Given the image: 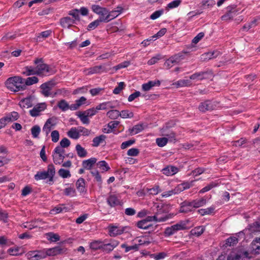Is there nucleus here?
<instances>
[{
    "instance_id": "f257e3e1",
    "label": "nucleus",
    "mask_w": 260,
    "mask_h": 260,
    "mask_svg": "<svg viewBox=\"0 0 260 260\" xmlns=\"http://www.w3.org/2000/svg\"><path fill=\"white\" fill-rule=\"evenodd\" d=\"M23 82V78L19 76H15L8 78L5 84L8 89L16 92L25 90V86Z\"/></svg>"
},
{
    "instance_id": "f03ea898",
    "label": "nucleus",
    "mask_w": 260,
    "mask_h": 260,
    "mask_svg": "<svg viewBox=\"0 0 260 260\" xmlns=\"http://www.w3.org/2000/svg\"><path fill=\"white\" fill-rule=\"evenodd\" d=\"M55 174V169L54 165L50 164L47 167V171H38L35 175L34 178L37 181L48 179L49 183L52 184Z\"/></svg>"
},
{
    "instance_id": "7ed1b4c3",
    "label": "nucleus",
    "mask_w": 260,
    "mask_h": 260,
    "mask_svg": "<svg viewBox=\"0 0 260 260\" xmlns=\"http://www.w3.org/2000/svg\"><path fill=\"white\" fill-rule=\"evenodd\" d=\"M36 65L35 68L37 75L41 76H47L50 72V68L48 65L43 62L42 58H37L34 61Z\"/></svg>"
},
{
    "instance_id": "20e7f679",
    "label": "nucleus",
    "mask_w": 260,
    "mask_h": 260,
    "mask_svg": "<svg viewBox=\"0 0 260 260\" xmlns=\"http://www.w3.org/2000/svg\"><path fill=\"white\" fill-rule=\"evenodd\" d=\"M152 208L155 216H157V217L158 218L164 219V221L171 218L170 215L167 214V211L165 205L155 203Z\"/></svg>"
},
{
    "instance_id": "39448f33",
    "label": "nucleus",
    "mask_w": 260,
    "mask_h": 260,
    "mask_svg": "<svg viewBox=\"0 0 260 260\" xmlns=\"http://www.w3.org/2000/svg\"><path fill=\"white\" fill-rule=\"evenodd\" d=\"M54 86V83L53 81H49L42 84L40 86L42 94L46 97H55L57 94L60 93V90H57L54 92H52L51 90Z\"/></svg>"
},
{
    "instance_id": "423d86ee",
    "label": "nucleus",
    "mask_w": 260,
    "mask_h": 260,
    "mask_svg": "<svg viewBox=\"0 0 260 260\" xmlns=\"http://www.w3.org/2000/svg\"><path fill=\"white\" fill-rule=\"evenodd\" d=\"M65 150L61 147H56L52 152L53 162L55 165H61L65 158Z\"/></svg>"
},
{
    "instance_id": "0eeeda50",
    "label": "nucleus",
    "mask_w": 260,
    "mask_h": 260,
    "mask_svg": "<svg viewBox=\"0 0 260 260\" xmlns=\"http://www.w3.org/2000/svg\"><path fill=\"white\" fill-rule=\"evenodd\" d=\"M248 254L247 251L235 249L229 254L227 260H246L249 258Z\"/></svg>"
},
{
    "instance_id": "6e6552de",
    "label": "nucleus",
    "mask_w": 260,
    "mask_h": 260,
    "mask_svg": "<svg viewBox=\"0 0 260 260\" xmlns=\"http://www.w3.org/2000/svg\"><path fill=\"white\" fill-rule=\"evenodd\" d=\"M186 228V223L184 221H180L170 227L167 228L165 229L164 234L166 236H170L178 231L185 229Z\"/></svg>"
},
{
    "instance_id": "1a4fd4ad",
    "label": "nucleus",
    "mask_w": 260,
    "mask_h": 260,
    "mask_svg": "<svg viewBox=\"0 0 260 260\" xmlns=\"http://www.w3.org/2000/svg\"><path fill=\"white\" fill-rule=\"evenodd\" d=\"M239 9H237L235 5L229 6L227 7V12L221 16V18L223 21H229L232 20L237 15Z\"/></svg>"
},
{
    "instance_id": "9d476101",
    "label": "nucleus",
    "mask_w": 260,
    "mask_h": 260,
    "mask_svg": "<svg viewBox=\"0 0 260 260\" xmlns=\"http://www.w3.org/2000/svg\"><path fill=\"white\" fill-rule=\"evenodd\" d=\"M56 124V118L55 117H51L47 120L42 129L46 136H48L51 131L54 128Z\"/></svg>"
},
{
    "instance_id": "9b49d317",
    "label": "nucleus",
    "mask_w": 260,
    "mask_h": 260,
    "mask_svg": "<svg viewBox=\"0 0 260 260\" xmlns=\"http://www.w3.org/2000/svg\"><path fill=\"white\" fill-rule=\"evenodd\" d=\"M126 229V226L111 224L108 228L109 234L111 237H115L123 233Z\"/></svg>"
},
{
    "instance_id": "f8f14e48",
    "label": "nucleus",
    "mask_w": 260,
    "mask_h": 260,
    "mask_svg": "<svg viewBox=\"0 0 260 260\" xmlns=\"http://www.w3.org/2000/svg\"><path fill=\"white\" fill-rule=\"evenodd\" d=\"M91 9L94 13L100 16L98 19H105L109 14V10L107 8L98 5H92Z\"/></svg>"
},
{
    "instance_id": "ddd939ff",
    "label": "nucleus",
    "mask_w": 260,
    "mask_h": 260,
    "mask_svg": "<svg viewBox=\"0 0 260 260\" xmlns=\"http://www.w3.org/2000/svg\"><path fill=\"white\" fill-rule=\"evenodd\" d=\"M217 104L218 103L215 101H206L200 105L199 109L203 112L208 110H212L216 107Z\"/></svg>"
},
{
    "instance_id": "4468645a",
    "label": "nucleus",
    "mask_w": 260,
    "mask_h": 260,
    "mask_svg": "<svg viewBox=\"0 0 260 260\" xmlns=\"http://www.w3.org/2000/svg\"><path fill=\"white\" fill-rule=\"evenodd\" d=\"M182 55L180 54H175L170 57L165 62L164 66L167 69H170L173 66L174 64L178 63L182 59Z\"/></svg>"
},
{
    "instance_id": "2eb2a0df",
    "label": "nucleus",
    "mask_w": 260,
    "mask_h": 260,
    "mask_svg": "<svg viewBox=\"0 0 260 260\" xmlns=\"http://www.w3.org/2000/svg\"><path fill=\"white\" fill-rule=\"evenodd\" d=\"M46 108L45 103H41L35 106L32 109L29 111L30 115L32 117H36L40 115V113Z\"/></svg>"
},
{
    "instance_id": "dca6fc26",
    "label": "nucleus",
    "mask_w": 260,
    "mask_h": 260,
    "mask_svg": "<svg viewBox=\"0 0 260 260\" xmlns=\"http://www.w3.org/2000/svg\"><path fill=\"white\" fill-rule=\"evenodd\" d=\"M105 68L103 66H94L84 70V73L86 75H89L94 74H99L104 72Z\"/></svg>"
},
{
    "instance_id": "f3484780",
    "label": "nucleus",
    "mask_w": 260,
    "mask_h": 260,
    "mask_svg": "<svg viewBox=\"0 0 260 260\" xmlns=\"http://www.w3.org/2000/svg\"><path fill=\"white\" fill-rule=\"evenodd\" d=\"M160 85V81L158 80L149 81L148 82L143 84L142 90L144 91H147L152 89L153 87L159 86Z\"/></svg>"
},
{
    "instance_id": "a211bd4d",
    "label": "nucleus",
    "mask_w": 260,
    "mask_h": 260,
    "mask_svg": "<svg viewBox=\"0 0 260 260\" xmlns=\"http://www.w3.org/2000/svg\"><path fill=\"white\" fill-rule=\"evenodd\" d=\"M46 256H54L62 253L64 250L59 246H56L52 248L44 249Z\"/></svg>"
},
{
    "instance_id": "6ab92c4d",
    "label": "nucleus",
    "mask_w": 260,
    "mask_h": 260,
    "mask_svg": "<svg viewBox=\"0 0 260 260\" xmlns=\"http://www.w3.org/2000/svg\"><path fill=\"white\" fill-rule=\"evenodd\" d=\"M193 208L190 202L184 201L180 204V207L179 210V213H188L192 212Z\"/></svg>"
},
{
    "instance_id": "aec40b11",
    "label": "nucleus",
    "mask_w": 260,
    "mask_h": 260,
    "mask_svg": "<svg viewBox=\"0 0 260 260\" xmlns=\"http://www.w3.org/2000/svg\"><path fill=\"white\" fill-rule=\"evenodd\" d=\"M122 10V8H119V10H114L112 11H109L108 15H107V16H106V17L105 19H104V20H105V22H108L112 19L117 17L119 15V14L121 13Z\"/></svg>"
},
{
    "instance_id": "412c9836",
    "label": "nucleus",
    "mask_w": 260,
    "mask_h": 260,
    "mask_svg": "<svg viewBox=\"0 0 260 260\" xmlns=\"http://www.w3.org/2000/svg\"><path fill=\"white\" fill-rule=\"evenodd\" d=\"M86 100L84 96H81L79 99L76 100L74 104H71V110L75 111L78 109L81 106L86 104Z\"/></svg>"
},
{
    "instance_id": "4be33fe9",
    "label": "nucleus",
    "mask_w": 260,
    "mask_h": 260,
    "mask_svg": "<svg viewBox=\"0 0 260 260\" xmlns=\"http://www.w3.org/2000/svg\"><path fill=\"white\" fill-rule=\"evenodd\" d=\"M162 172L167 176H172L178 172V169L173 166H168L162 169Z\"/></svg>"
},
{
    "instance_id": "5701e85b",
    "label": "nucleus",
    "mask_w": 260,
    "mask_h": 260,
    "mask_svg": "<svg viewBox=\"0 0 260 260\" xmlns=\"http://www.w3.org/2000/svg\"><path fill=\"white\" fill-rule=\"evenodd\" d=\"M75 23V20L69 17L62 18L60 20V24L62 27L69 28Z\"/></svg>"
},
{
    "instance_id": "b1692460",
    "label": "nucleus",
    "mask_w": 260,
    "mask_h": 260,
    "mask_svg": "<svg viewBox=\"0 0 260 260\" xmlns=\"http://www.w3.org/2000/svg\"><path fill=\"white\" fill-rule=\"evenodd\" d=\"M97 159L95 157H91L87 160L82 161V166L84 169L86 170H90L93 166L96 164Z\"/></svg>"
},
{
    "instance_id": "393cba45",
    "label": "nucleus",
    "mask_w": 260,
    "mask_h": 260,
    "mask_svg": "<svg viewBox=\"0 0 260 260\" xmlns=\"http://www.w3.org/2000/svg\"><path fill=\"white\" fill-rule=\"evenodd\" d=\"M29 255L31 258H34L35 260L43 259L46 257L44 249L41 251H32Z\"/></svg>"
},
{
    "instance_id": "a878e982",
    "label": "nucleus",
    "mask_w": 260,
    "mask_h": 260,
    "mask_svg": "<svg viewBox=\"0 0 260 260\" xmlns=\"http://www.w3.org/2000/svg\"><path fill=\"white\" fill-rule=\"evenodd\" d=\"M41 221H42L41 220L37 219L34 221H31L30 222H26L22 223L21 225V227L24 229L31 230L38 227L39 225V222H41Z\"/></svg>"
},
{
    "instance_id": "bb28decb",
    "label": "nucleus",
    "mask_w": 260,
    "mask_h": 260,
    "mask_svg": "<svg viewBox=\"0 0 260 260\" xmlns=\"http://www.w3.org/2000/svg\"><path fill=\"white\" fill-rule=\"evenodd\" d=\"M106 136L104 135L95 137L92 140V146L93 147H98L101 144L105 142Z\"/></svg>"
},
{
    "instance_id": "cd10ccee",
    "label": "nucleus",
    "mask_w": 260,
    "mask_h": 260,
    "mask_svg": "<svg viewBox=\"0 0 260 260\" xmlns=\"http://www.w3.org/2000/svg\"><path fill=\"white\" fill-rule=\"evenodd\" d=\"M39 81L38 78L36 76L28 77L26 79H23V85L25 86V90L27 86H30L37 83Z\"/></svg>"
},
{
    "instance_id": "c85d7f7f",
    "label": "nucleus",
    "mask_w": 260,
    "mask_h": 260,
    "mask_svg": "<svg viewBox=\"0 0 260 260\" xmlns=\"http://www.w3.org/2000/svg\"><path fill=\"white\" fill-rule=\"evenodd\" d=\"M219 54L217 51L209 52L203 54L201 55V59L204 61L208 60L211 59L216 57Z\"/></svg>"
},
{
    "instance_id": "c756f323",
    "label": "nucleus",
    "mask_w": 260,
    "mask_h": 260,
    "mask_svg": "<svg viewBox=\"0 0 260 260\" xmlns=\"http://www.w3.org/2000/svg\"><path fill=\"white\" fill-rule=\"evenodd\" d=\"M196 180L192 181L191 182H183L177 186H176V190H177L178 193L183 191L185 189L189 188L190 187L193 186V183Z\"/></svg>"
},
{
    "instance_id": "7c9ffc66",
    "label": "nucleus",
    "mask_w": 260,
    "mask_h": 260,
    "mask_svg": "<svg viewBox=\"0 0 260 260\" xmlns=\"http://www.w3.org/2000/svg\"><path fill=\"white\" fill-rule=\"evenodd\" d=\"M252 251L254 254H260V241L255 238L251 243Z\"/></svg>"
},
{
    "instance_id": "2f4dec72",
    "label": "nucleus",
    "mask_w": 260,
    "mask_h": 260,
    "mask_svg": "<svg viewBox=\"0 0 260 260\" xmlns=\"http://www.w3.org/2000/svg\"><path fill=\"white\" fill-rule=\"evenodd\" d=\"M190 202V204H191L192 208L193 209L198 208L203 206L204 205L206 204V200L204 198H201L193 200Z\"/></svg>"
},
{
    "instance_id": "473e14b6",
    "label": "nucleus",
    "mask_w": 260,
    "mask_h": 260,
    "mask_svg": "<svg viewBox=\"0 0 260 260\" xmlns=\"http://www.w3.org/2000/svg\"><path fill=\"white\" fill-rule=\"evenodd\" d=\"M76 186L77 190L80 192L85 191V182L83 178L78 179L76 183Z\"/></svg>"
},
{
    "instance_id": "72a5a7b5",
    "label": "nucleus",
    "mask_w": 260,
    "mask_h": 260,
    "mask_svg": "<svg viewBox=\"0 0 260 260\" xmlns=\"http://www.w3.org/2000/svg\"><path fill=\"white\" fill-rule=\"evenodd\" d=\"M97 168H99L102 173L106 172L110 169L108 163L105 160L100 161L96 163Z\"/></svg>"
},
{
    "instance_id": "f704fd0d",
    "label": "nucleus",
    "mask_w": 260,
    "mask_h": 260,
    "mask_svg": "<svg viewBox=\"0 0 260 260\" xmlns=\"http://www.w3.org/2000/svg\"><path fill=\"white\" fill-rule=\"evenodd\" d=\"M107 202L111 207H115L119 204L120 201L115 195H111L107 199Z\"/></svg>"
},
{
    "instance_id": "c9c22d12",
    "label": "nucleus",
    "mask_w": 260,
    "mask_h": 260,
    "mask_svg": "<svg viewBox=\"0 0 260 260\" xmlns=\"http://www.w3.org/2000/svg\"><path fill=\"white\" fill-rule=\"evenodd\" d=\"M67 208L64 205H59L55 207L50 210V213L51 214H56L63 212H67Z\"/></svg>"
},
{
    "instance_id": "e433bc0d",
    "label": "nucleus",
    "mask_w": 260,
    "mask_h": 260,
    "mask_svg": "<svg viewBox=\"0 0 260 260\" xmlns=\"http://www.w3.org/2000/svg\"><path fill=\"white\" fill-rule=\"evenodd\" d=\"M206 74L207 72H206L195 73L194 74L191 75L189 77V78L192 80H202L206 78L205 75Z\"/></svg>"
},
{
    "instance_id": "4c0bfd02",
    "label": "nucleus",
    "mask_w": 260,
    "mask_h": 260,
    "mask_svg": "<svg viewBox=\"0 0 260 260\" xmlns=\"http://www.w3.org/2000/svg\"><path fill=\"white\" fill-rule=\"evenodd\" d=\"M58 107L62 111H66L71 110V105H70L68 103L64 100H61L57 103Z\"/></svg>"
},
{
    "instance_id": "58836bf2",
    "label": "nucleus",
    "mask_w": 260,
    "mask_h": 260,
    "mask_svg": "<svg viewBox=\"0 0 260 260\" xmlns=\"http://www.w3.org/2000/svg\"><path fill=\"white\" fill-rule=\"evenodd\" d=\"M8 123L16 120L19 118V114L17 112L13 111L9 113L4 116Z\"/></svg>"
},
{
    "instance_id": "ea45409f",
    "label": "nucleus",
    "mask_w": 260,
    "mask_h": 260,
    "mask_svg": "<svg viewBox=\"0 0 260 260\" xmlns=\"http://www.w3.org/2000/svg\"><path fill=\"white\" fill-rule=\"evenodd\" d=\"M68 136L73 139H78L80 137L78 128L72 127L68 132Z\"/></svg>"
},
{
    "instance_id": "a19ab883",
    "label": "nucleus",
    "mask_w": 260,
    "mask_h": 260,
    "mask_svg": "<svg viewBox=\"0 0 260 260\" xmlns=\"http://www.w3.org/2000/svg\"><path fill=\"white\" fill-rule=\"evenodd\" d=\"M101 22H105L104 19H97L96 20H95L88 24L87 28V30L89 31L94 29L100 24Z\"/></svg>"
},
{
    "instance_id": "79ce46f5",
    "label": "nucleus",
    "mask_w": 260,
    "mask_h": 260,
    "mask_svg": "<svg viewBox=\"0 0 260 260\" xmlns=\"http://www.w3.org/2000/svg\"><path fill=\"white\" fill-rule=\"evenodd\" d=\"M19 105L22 108H28L32 106V100L30 98H26L22 99L19 103Z\"/></svg>"
},
{
    "instance_id": "37998d69",
    "label": "nucleus",
    "mask_w": 260,
    "mask_h": 260,
    "mask_svg": "<svg viewBox=\"0 0 260 260\" xmlns=\"http://www.w3.org/2000/svg\"><path fill=\"white\" fill-rule=\"evenodd\" d=\"M144 129L142 124H137L133 126L132 128L129 129L130 134L131 135H134L137 134L143 131Z\"/></svg>"
},
{
    "instance_id": "c03bdc74",
    "label": "nucleus",
    "mask_w": 260,
    "mask_h": 260,
    "mask_svg": "<svg viewBox=\"0 0 260 260\" xmlns=\"http://www.w3.org/2000/svg\"><path fill=\"white\" fill-rule=\"evenodd\" d=\"M77 115L80 118L83 124H88L89 123L90 121L88 118V116L84 112H79L77 114Z\"/></svg>"
},
{
    "instance_id": "a18cd8bd",
    "label": "nucleus",
    "mask_w": 260,
    "mask_h": 260,
    "mask_svg": "<svg viewBox=\"0 0 260 260\" xmlns=\"http://www.w3.org/2000/svg\"><path fill=\"white\" fill-rule=\"evenodd\" d=\"M64 195L71 197H73L76 196V192L75 189L73 186H69L63 190Z\"/></svg>"
},
{
    "instance_id": "49530a36",
    "label": "nucleus",
    "mask_w": 260,
    "mask_h": 260,
    "mask_svg": "<svg viewBox=\"0 0 260 260\" xmlns=\"http://www.w3.org/2000/svg\"><path fill=\"white\" fill-rule=\"evenodd\" d=\"M24 71L23 72L22 74L26 76L36 75L35 67L32 66H26L24 68Z\"/></svg>"
},
{
    "instance_id": "de8ad7c7",
    "label": "nucleus",
    "mask_w": 260,
    "mask_h": 260,
    "mask_svg": "<svg viewBox=\"0 0 260 260\" xmlns=\"http://www.w3.org/2000/svg\"><path fill=\"white\" fill-rule=\"evenodd\" d=\"M76 150L78 155L80 157H84L87 155V152L86 150L82 147L80 144L76 146Z\"/></svg>"
},
{
    "instance_id": "09e8293b",
    "label": "nucleus",
    "mask_w": 260,
    "mask_h": 260,
    "mask_svg": "<svg viewBox=\"0 0 260 260\" xmlns=\"http://www.w3.org/2000/svg\"><path fill=\"white\" fill-rule=\"evenodd\" d=\"M8 252L11 255H19L22 254L23 251L20 247H14L9 249Z\"/></svg>"
},
{
    "instance_id": "8fccbe9b",
    "label": "nucleus",
    "mask_w": 260,
    "mask_h": 260,
    "mask_svg": "<svg viewBox=\"0 0 260 260\" xmlns=\"http://www.w3.org/2000/svg\"><path fill=\"white\" fill-rule=\"evenodd\" d=\"M238 239L237 237L233 236L230 237L226 239L225 243V246H233L237 244Z\"/></svg>"
},
{
    "instance_id": "3c124183",
    "label": "nucleus",
    "mask_w": 260,
    "mask_h": 260,
    "mask_svg": "<svg viewBox=\"0 0 260 260\" xmlns=\"http://www.w3.org/2000/svg\"><path fill=\"white\" fill-rule=\"evenodd\" d=\"M46 236L48 240L51 242H57L59 240V235L52 232L47 233Z\"/></svg>"
},
{
    "instance_id": "603ef678",
    "label": "nucleus",
    "mask_w": 260,
    "mask_h": 260,
    "mask_svg": "<svg viewBox=\"0 0 260 260\" xmlns=\"http://www.w3.org/2000/svg\"><path fill=\"white\" fill-rule=\"evenodd\" d=\"M120 115V112L117 110H110L107 113V116L112 119H117Z\"/></svg>"
},
{
    "instance_id": "864d4df0",
    "label": "nucleus",
    "mask_w": 260,
    "mask_h": 260,
    "mask_svg": "<svg viewBox=\"0 0 260 260\" xmlns=\"http://www.w3.org/2000/svg\"><path fill=\"white\" fill-rule=\"evenodd\" d=\"M30 131L32 137L37 138L41 132V128L39 125H36L31 127Z\"/></svg>"
},
{
    "instance_id": "5fc2aeb1",
    "label": "nucleus",
    "mask_w": 260,
    "mask_h": 260,
    "mask_svg": "<svg viewBox=\"0 0 260 260\" xmlns=\"http://www.w3.org/2000/svg\"><path fill=\"white\" fill-rule=\"evenodd\" d=\"M113 108V107L112 106L111 103L110 102L101 103L96 107V109L98 110V111L100 110H105L108 108Z\"/></svg>"
},
{
    "instance_id": "6e6d98bb",
    "label": "nucleus",
    "mask_w": 260,
    "mask_h": 260,
    "mask_svg": "<svg viewBox=\"0 0 260 260\" xmlns=\"http://www.w3.org/2000/svg\"><path fill=\"white\" fill-rule=\"evenodd\" d=\"M120 114V116L122 118H131L134 116L133 113L128 110H122Z\"/></svg>"
},
{
    "instance_id": "4d7b16f0",
    "label": "nucleus",
    "mask_w": 260,
    "mask_h": 260,
    "mask_svg": "<svg viewBox=\"0 0 260 260\" xmlns=\"http://www.w3.org/2000/svg\"><path fill=\"white\" fill-rule=\"evenodd\" d=\"M137 226L142 229H148L151 226V225L147 222L145 219L138 221L137 223Z\"/></svg>"
},
{
    "instance_id": "13d9d810",
    "label": "nucleus",
    "mask_w": 260,
    "mask_h": 260,
    "mask_svg": "<svg viewBox=\"0 0 260 260\" xmlns=\"http://www.w3.org/2000/svg\"><path fill=\"white\" fill-rule=\"evenodd\" d=\"M167 32V29L165 28H161L155 35L150 38V40H155L163 36Z\"/></svg>"
},
{
    "instance_id": "bf43d9fd",
    "label": "nucleus",
    "mask_w": 260,
    "mask_h": 260,
    "mask_svg": "<svg viewBox=\"0 0 260 260\" xmlns=\"http://www.w3.org/2000/svg\"><path fill=\"white\" fill-rule=\"evenodd\" d=\"M90 247L93 250H97L101 248L103 249L102 242L100 241H93L90 243Z\"/></svg>"
},
{
    "instance_id": "052dcab7",
    "label": "nucleus",
    "mask_w": 260,
    "mask_h": 260,
    "mask_svg": "<svg viewBox=\"0 0 260 260\" xmlns=\"http://www.w3.org/2000/svg\"><path fill=\"white\" fill-rule=\"evenodd\" d=\"M217 186V183L212 182L210 183L209 184L207 185L206 186L203 188L202 189H201L199 191L200 193H203L207 191H208L212 188L216 187Z\"/></svg>"
},
{
    "instance_id": "680f3d73",
    "label": "nucleus",
    "mask_w": 260,
    "mask_h": 260,
    "mask_svg": "<svg viewBox=\"0 0 260 260\" xmlns=\"http://www.w3.org/2000/svg\"><path fill=\"white\" fill-rule=\"evenodd\" d=\"M181 3V0H174L167 5V9H172L178 7Z\"/></svg>"
},
{
    "instance_id": "e2e57ef3",
    "label": "nucleus",
    "mask_w": 260,
    "mask_h": 260,
    "mask_svg": "<svg viewBox=\"0 0 260 260\" xmlns=\"http://www.w3.org/2000/svg\"><path fill=\"white\" fill-rule=\"evenodd\" d=\"M58 173L59 176L63 178H69L71 176L70 171L63 169H59Z\"/></svg>"
},
{
    "instance_id": "0e129e2a",
    "label": "nucleus",
    "mask_w": 260,
    "mask_h": 260,
    "mask_svg": "<svg viewBox=\"0 0 260 260\" xmlns=\"http://www.w3.org/2000/svg\"><path fill=\"white\" fill-rule=\"evenodd\" d=\"M168 139L167 138H158L156 139V143L159 147L165 146L168 143Z\"/></svg>"
},
{
    "instance_id": "69168bd1",
    "label": "nucleus",
    "mask_w": 260,
    "mask_h": 260,
    "mask_svg": "<svg viewBox=\"0 0 260 260\" xmlns=\"http://www.w3.org/2000/svg\"><path fill=\"white\" fill-rule=\"evenodd\" d=\"M51 31L50 30H47L40 33L37 36V40L40 41L41 38L45 39L50 36Z\"/></svg>"
},
{
    "instance_id": "338daca9",
    "label": "nucleus",
    "mask_w": 260,
    "mask_h": 260,
    "mask_svg": "<svg viewBox=\"0 0 260 260\" xmlns=\"http://www.w3.org/2000/svg\"><path fill=\"white\" fill-rule=\"evenodd\" d=\"M78 130L79 131V134L80 133H81L82 135L84 136H88L91 134L90 130H89L87 128L83 126L78 127Z\"/></svg>"
},
{
    "instance_id": "774afa93",
    "label": "nucleus",
    "mask_w": 260,
    "mask_h": 260,
    "mask_svg": "<svg viewBox=\"0 0 260 260\" xmlns=\"http://www.w3.org/2000/svg\"><path fill=\"white\" fill-rule=\"evenodd\" d=\"M249 230L251 232H260V224L258 222H255L250 225Z\"/></svg>"
}]
</instances>
